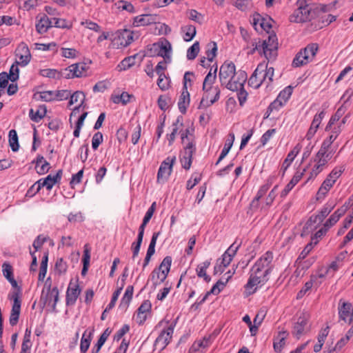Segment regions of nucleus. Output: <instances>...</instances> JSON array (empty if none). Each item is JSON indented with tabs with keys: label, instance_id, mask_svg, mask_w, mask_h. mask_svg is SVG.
I'll use <instances>...</instances> for the list:
<instances>
[{
	"label": "nucleus",
	"instance_id": "nucleus-48",
	"mask_svg": "<svg viewBox=\"0 0 353 353\" xmlns=\"http://www.w3.org/2000/svg\"><path fill=\"white\" fill-rule=\"evenodd\" d=\"M274 179V176H270L268 179L267 183L265 184H264L263 185H262L260 188V189L259 190L253 202H254V201H259L261 198H262L265 195V194L268 192V190L270 188V185H272Z\"/></svg>",
	"mask_w": 353,
	"mask_h": 353
},
{
	"label": "nucleus",
	"instance_id": "nucleus-46",
	"mask_svg": "<svg viewBox=\"0 0 353 353\" xmlns=\"http://www.w3.org/2000/svg\"><path fill=\"white\" fill-rule=\"evenodd\" d=\"M34 98L37 100H41L44 101H52L55 100V95L54 91H43L39 92L34 94Z\"/></svg>",
	"mask_w": 353,
	"mask_h": 353
},
{
	"label": "nucleus",
	"instance_id": "nucleus-51",
	"mask_svg": "<svg viewBox=\"0 0 353 353\" xmlns=\"http://www.w3.org/2000/svg\"><path fill=\"white\" fill-rule=\"evenodd\" d=\"M353 332L350 330L345 334V336H343L335 345L334 350V351H341L343 347L348 343L350 338L352 337Z\"/></svg>",
	"mask_w": 353,
	"mask_h": 353
},
{
	"label": "nucleus",
	"instance_id": "nucleus-49",
	"mask_svg": "<svg viewBox=\"0 0 353 353\" xmlns=\"http://www.w3.org/2000/svg\"><path fill=\"white\" fill-rule=\"evenodd\" d=\"M39 74L44 77L50 79H59L61 77V72L60 73L55 69L46 68L39 70Z\"/></svg>",
	"mask_w": 353,
	"mask_h": 353
},
{
	"label": "nucleus",
	"instance_id": "nucleus-55",
	"mask_svg": "<svg viewBox=\"0 0 353 353\" xmlns=\"http://www.w3.org/2000/svg\"><path fill=\"white\" fill-rule=\"evenodd\" d=\"M216 51L217 46L215 42H210L207 45L206 58L210 62L213 61L216 56Z\"/></svg>",
	"mask_w": 353,
	"mask_h": 353
},
{
	"label": "nucleus",
	"instance_id": "nucleus-25",
	"mask_svg": "<svg viewBox=\"0 0 353 353\" xmlns=\"http://www.w3.org/2000/svg\"><path fill=\"white\" fill-rule=\"evenodd\" d=\"M228 276L225 279V281H223L220 280L215 285H214V286L212 288L210 292H208L204 295V296L197 303L198 305H201L203 303H204L205 301V300L207 299L208 296L210 294H218L223 289L225 284L228 283V280L232 277V275L233 274V273H231L230 271L228 272Z\"/></svg>",
	"mask_w": 353,
	"mask_h": 353
},
{
	"label": "nucleus",
	"instance_id": "nucleus-2",
	"mask_svg": "<svg viewBox=\"0 0 353 353\" xmlns=\"http://www.w3.org/2000/svg\"><path fill=\"white\" fill-rule=\"evenodd\" d=\"M334 151V149L330 148L321 144L320 150L313 159L314 164L310 173V176L307 181L314 179L326 168L327 164L331 159Z\"/></svg>",
	"mask_w": 353,
	"mask_h": 353
},
{
	"label": "nucleus",
	"instance_id": "nucleus-57",
	"mask_svg": "<svg viewBox=\"0 0 353 353\" xmlns=\"http://www.w3.org/2000/svg\"><path fill=\"white\" fill-rule=\"evenodd\" d=\"M157 85L159 88L163 91L168 90L170 86V78L166 77L165 74H160L157 80Z\"/></svg>",
	"mask_w": 353,
	"mask_h": 353
},
{
	"label": "nucleus",
	"instance_id": "nucleus-60",
	"mask_svg": "<svg viewBox=\"0 0 353 353\" xmlns=\"http://www.w3.org/2000/svg\"><path fill=\"white\" fill-rule=\"evenodd\" d=\"M68 269L67 263L62 259H58L55 263V271L59 274H65Z\"/></svg>",
	"mask_w": 353,
	"mask_h": 353
},
{
	"label": "nucleus",
	"instance_id": "nucleus-53",
	"mask_svg": "<svg viewBox=\"0 0 353 353\" xmlns=\"http://www.w3.org/2000/svg\"><path fill=\"white\" fill-rule=\"evenodd\" d=\"M9 143L12 151L17 152L19 150L18 136L14 130H11L9 132Z\"/></svg>",
	"mask_w": 353,
	"mask_h": 353
},
{
	"label": "nucleus",
	"instance_id": "nucleus-24",
	"mask_svg": "<svg viewBox=\"0 0 353 353\" xmlns=\"http://www.w3.org/2000/svg\"><path fill=\"white\" fill-rule=\"evenodd\" d=\"M151 303L149 301H144L139 307L137 314L134 315V319L139 325L143 324L150 314L151 310Z\"/></svg>",
	"mask_w": 353,
	"mask_h": 353
},
{
	"label": "nucleus",
	"instance_id": "nucleus-21",
	"mask_svg": "<svg viewBox=\"0 0 353 353\" xmlns=\"http://www.w3.org/2000/svg\"><path fill=\"white\" fill-rule=\"evenodd\" d=\"M81 289L80 288L77 281L73 282L70 281L67 291L65 303L67 305H73L76 303L77 298L79 297Z\"/></svg>",
	"mask_w": 353,
	"mask_h": 353
},
{
	"label": "nucleus",
	"instance_id": "nucleus-13",
	"mask_svg": "<svg viewBox=\"0 0 353 353\" xmlns=\"http://www.w3.org/2000/svg\"><path fill=\"white\" fill-rule=\"evenodd\" d=\"M21 289L19 288L17 291L14 292L10 296L13 301V304L10 316V324L14 326L17 324L21 312V301L20 299Z\"/></svg>",
	"mask_w": 353,
	"mask_h": 353
},
{
	"label": "nucleus",
	"instance_id": "nucleus-12",
	"mask_svg": "<svg viewBox=\"0 0 353 353\" xmlns=\"http://www.w3.org/2000/svg\"><path fill=\"white\" fill-rule=\"evenodd\" d=\"M59 290L57 287L51 289L49 286L46 288V290H43L40 301L44 305L51 306L52 310L54 311L59 301Z\"/></svg>",
	"mask_w": 353,
	"mask_h": 353
},
{
	"label": "nucleus",
	"instance_id": "nucleus-34",
	"mask_svg": "<svg viewBox=\"0 0 353 353\" xmlns=\"http://www.w3.org/2000/svg\"><path fill=\"white\" fill-rule=\"evenodd\" d=\"M210 261H205L199 264L196 269L197 276L199 278H203L206 282H209L211 279L210 276L206 273V270L210 267Z\"/></svg>",
	"mask_w": 353,
	"mask_h": 353
},
{
	"label": "nucleus",
	"instance_id": "nucleus-29",
	"mask_svg": "<svg viewBox=\"0 0 353 353\" xmlns=\"http://www.w3.org/2000/svg\"><path fill=\"white\" fill-rule=\"evenodd\" d=\"M327 130L331 131L330 135L329 136V137L327 139H325L323 141L322 144L324 145L325 146L330 148H332V143L336 140V139L337 138L339 134L342 131L341 125H334V126L332 125Z\"/></svg>",
	"mask_w": 353,
	"mask_h": 353
},
{
	"label": "nucleus",
	"instance_id": "nucleus-7",
	"mask_svg": "<svg viewBox=\"0 0 353 353\" xmlns=\"http://www.w3.org/2000/svg\"><path fill=\"white\" fill-rule=\"evenodd\" d=\"M133 32L128 30L117 31L112 39V46L119 49L130 45L133 41Z\"/></svg>",
	"mask_w": 353,
	"mask_h": 353
},
{
	"label": "nucleus",
	"instance_id": "nucleus-58",
	"mask_svg": "<svg viewBox=\"0 0 353 353\" xmlns=\"http://www.w3.org/2000/svg\"><path fill=\"white\" fill-rule=\"evenodd\" d=\"M331 188H330L327 184L323 182L321 187L319 188L316 198L317 201H322L325 199L328 192L330 190Z\"/></svg>",
	"mask_w": 353,
	"mask_h": 353
},
{
	"label": "nucleus",
	"instance_id": "nucleus-18",
	"mask_svg": "<svg viewBox=\"0 0 353 353\" xmlns=\"http://www.w3.org/2000/svg\"><path fill=\"white\" fill-rule=\"evenodd\" d=\"M236 72L234 63L232 61L224 62L219 70L221 83L223 85L225 83H228V80H231V78L236 74Z\"/></svg>",
	"mask_w": 353,
	"mask_h": 353
},
{
	"label": "nucleus",
	"instance_id": "nucleus-40",
	"mask_svg": "<svg viewBox=\"0 0 353 353\" xmlns=\"http://www.w3.org/2000/svg\"><path fill=\"white\" fill-rule=\"evenodd\" d=\"M31 330L26 328L21 345V350L20 353H30L32 343L30 341Z\"/></svg>",
	"mask_w": 353,
	"mask_h": 353
},
{
	"label": "nucleus",
	"instance_id": "nucleus-31",
	"mask_svg": "<svg viewBox=\"0 0 353 353\" xmlns=\"http://www.w3.org/2000/svg\"><path fill=\"white\" fill-rule=\"evenodd\" d=\"M91 248L88 244H85L83 247V254L82 258L83 268L81 275L85 276L90 266Z\"/></svg>",
	"mask_w": 353,
	"mask_h": 353
},
{
	"label": "nucleus",
	"instance_id": "nucleus-4",
	"mask_svg": "<svg viewBox=\"0 0 353 353\" xmlns=\"http://www.w3.org/2000/svg\"><path fill=\"white\" fill-rule=\"evenodd\" d=\"M268 280V274L253 265L245 288L249 294H253L259 287L263 285Z\"/></svg>",
	"mask_w": 353,
	"mask_h": 353
},
{
	"label": "nucleus",
	"instance_id": "nucleus-59",
	"mask_svg": "<svg viewBox=\"0 0 353 353\" xmlns=\"http://www.w3.org/2000/svg\"><path fill=\"white\" fill-rule=\"evenodd\" d=\"M201 180V174L200 173H194L190 179L187 181L186 188L188 190L192 189Z\"/></svg>",
	"mask_w": 353,
	"mask_h": 353
},
{
	"label": "nucleus",
	"instance_id": "nucleus-41",
	"mask_svg": "<svg viewBox=\"0 0 353 353\" xmlns=\"http://www.w3.org/2000/svg\"><path fill=\"white\" fill-rule=\"evenodd\" d=\"M346 106L345 104L342 105L338 110L336 112V113L334 114V115H333L326 128H325V130L327 131V130L331 128L332 125H334L335 124L336 122H337L341 117L342 116L345 114V112H346Z\"/></svg>",
	"mask_w": 353,
	"mask_h": 353
},
{
	"label": "nucleus",
	"instance_id": "nucleus-11",
	"mask_svg": "<svg viewBox=\"0 0 353 353\" xmlns=\"http://www.w3.org/2000/svg\"><path fill=\"white\" fill-rule=\"evenodd\" d=\"M353 202V195L348 199L347 202L345 203L343 205H342L340 208L337 209L325 222L323 227L325 228L327 231L334 226L340 219V218L343 216L347 209L351 206Z\"/></svg>",
	"mask_w": 353,
	"mask_h": 353
},
{
	"label": "nucleus",
	"instance_id": "nucleus-43",
	"mask_svg": "<svg viewBox=\"0 0 353 353\" xmlns=\"http://www.w3.org/2000/svg\"><path fill=\"white\" fill-rule=\"evenodd\" d=\"M301 147L298 144L296 145L288 154L286 159L284 160L283 163L282 167L286 170L294 161V158L299 154L301 150Z\"/></svg>",
	"mask_w": 353,
	"mask_h": 353
},
{
	"label": "nucleus",
	"instance_id": "nucleus-52",
	"mask_svg": "<svg viewBox=\"0 0 353 353\" xmlns=\"http://www.w3.org/2000/svg\"><path fill=\"white\" fill-rule=\"evenodd\" d=\"M172 264V258L170 256H166L163 259L162 262L161 263L159 268L156 269L157 270L161 271L163 274H165L168 276L170 267Z\"/></svg>",
	"mask_w": 353,
	"mask_h": 353
},
{
	"label": "nucleus",
	"instance_id": "nucleus-19",
	"mask_svg": "<svg viewBox=\"0 0 353 353\" xmlns=\"http://www.w3.org/2000/svg\"><path fill=\"white\" fill-rule=\"evenodd\" d=\"M273 258L272 252L268 251L255 262L254 266L263 270V271L270 275L274 266L272 263Z\"/></svg>",
	"mask_w": 353,
	"mask_h": 353
},
{
	"label": "nucleus",
	"instance_id": "nucleus-26",
	"mask_svg": "<svg viewBox=\"0 0 353 353\" xmlns=\"http://www.w3.org/2000/svg\"><path fill=\"white\" fill-rule=\"evenodd\" d=\"M69 97H70V101H69L70 105L74 104L77 102L80 103L77 107H76L75 108H74L72 110V112H71L70 117V120H71V118L72 117H75L77 114V113H79V108L84 102L85 94L82 92L77 91L74 93H73L72 95L70 94V96Z\"/></svg>",
	"mask_w": 353,
	"mask_h": 353
},
{
	"label": "nucleus",
	"instance_id": "nucleus-3",
	"mask_svg": "<svg viewBox=\"0 0 353 353\" xmlns=\"http://www.w3.org/2000/svg\"><path fill=\"white\" fill-rule=\"evenodd\" d=\"M278 41L276 34L270 33L268 38L256 43L253 52L256 50L268 61H273L278 54Z\"/></svg>",
	"mask_w": 353,
	"mask_h": 353
},
{
	"label": "nucleus",
	"instance_id": "nucleus-64",
	"mask_svg": "<svg viewBox=\"0 0 353 353\" xmlns=\"http://www.w3.org/2000/svg\"><path fill=\"white\" fill-rule=\"evenodd\" d=\"M62 57L68 59H74L79 55V52L74 48H61Z\"/></svg>",
	"mask_w": 353,
	"mask_h": 353
},
{
	"label": "nucleus",
	"instance_id": "nucleus-44",
	"mask_svg": "<svg viewBox=\"0 0 353 353\" xmlns=\"http://www.w3.org/2000/svg\"><path fill=\"white\" fill-rule=\"evenodd\" d=\"M137 57V54H134L133 56L128 57L125 58L122 61L117 65V69L119 71L125 70L130 67L135 65V59Z\"/></svg>",
	"mask_w": 353,
	"mask_h": 353
},
{
	"label": "nucleus",
	"instance_id": "nucleus-61",
	"mask_svg": "<svg viewBox=\"0 0 353 353\" xmlns=\"http://www.w3.org/2000/svg\"><path fill=\"white\" fill-rule=\"evenodd\" d=\"M306 57H304L302 54V52L300 51L296 54V57H294L293 61H292V65L294 67H300L302 65H304L309 63V61L305 58Z\"/></svg>",
	"mask_w": 353,
	"mask_h": 353
},
{
	"label": "nucleus",
	"instance_id": "nucleus-54",
	"mask_svg": "<svg viewBox=\"0 0 353 353\" xmlns=\"http://www.w3.org/2000/svg\"><path fill=\"white\" fill-rule=\"evenodd\" d=\"M90 335V332H89V334H87V331H85L82 336L80 344V350L82 353L86 352L90 347L91 341Z\"/></svg>",
	"mask_w": 353,
	"mask_h": 353
},
{
	"label": "nucleus",
	"instance_id": "nucleus-10",
	"mask_svg": "<svg viewBox=\"0 0 353 353\" xmlns=\"http://www.w3.org/2000/svg\"><path fill=\"white\" fill-rule=\"evenodd\" d=\"M63 171L59 170L54 175L49 174L45 179H41L32 185V189L36 188V192H39L43 187L50 190L52 187L61 179Z\"/></svg>",
	"mask_w": 353,
	"mask_h": 353
},
{
	"label": "nucleus",
	"instance_id": "nucleus-15",
	"mask_svg": "<svg viewBox=\"0 0 353 353\" xmlns=\"http://www.w3.org/2000/svg\"><path fill=\"white\" fill-rule=\"evenodd\" d=\"M15 62L21 67L26 66L31 60V54L28 46L22 42L16 49L15 51Z\"/></svg>",
	"mask_w": 353,
	"mask_h": 353
},
{
	"label": "nucleus",
	"instance_id": "nucleus-37",
	"mask_svg": "<svg viewBox=\"0 0 353 353\" xmlns=\"http://www.w3.org/2000/svg\"><path fill=\"white\" fill-rule=\"evenodd\" d=\"M318 50V46L316 43H311L307 45L305 48L300 50L302 54L310 62L313 60Z\"/></svg>",
	"mask_w": 353,
	"mask_h": 353
},
{
	"label": "nucleus",
	"instance_id": "nucleus-23",
	"mask_svg": "<svg viewBox=\"0 0 353 353\" xmlns=\"http://www.w3.org/2000/svg\"><path fill=\"white\" fill-rule=\"evenodd\" d=\"M175 324V323H172L161 331L156 339V343L157 345L161 347H165L170 343L172 337Z\"/></svg>",
	"mask_w": 353,
	"mask_h": 353
},
{
	"label": "nucleus",
	"instance_id": "nucleus-38",
	"mask_svg": "<svg viewBox=\"0 0 353 353\" xmlns=\"http://www.w3.org/2000/svg\"><path fill=\"white\" fill-rule=\"evenodd\" d=\"M190 104V94L188 90H183L181 94L178 106L181 113H185L188 106Z\"/></svg>",
	"mask_w": 353,
	"mask_h": 353
},
{
	"label": "nucleus",
	"instance_id": "nucleus-50",
	"mask_svg": "<svg viewBox=\"0 0 353 353\" xmlns=\"http://www.w3.org/2000/svg\"><path fill=\"white\" fill-rule=\"evenodd\" d=\"M293 91V87L289 85L285 87L283 90H281L278 97H276L284 104L287 103L290 97H291Z\"/></svg>",
	"mask_w": 353,
	"mask_h": 353
},
{
	"label": "nucleus",
	"instance_id": "nucleus-39",
	"mask_svg": "<svg viewBox=\"0 0 353 353\" xmlns=\"http://www.w3.org/2000/svg\"><path fill=\"white\" fill-rule=\"evenodd\" d=\"M132 95L129 94L126 92H122L120 94L114 93L112 95V101L114 103H121L122 105H126L130 102Z\"/></svg>",
	"mask_w": 353,
	"mask_h": 353
},
{
	"label": "nucleus",
	"instance_id": "nucleus-5",
	"mask_svg": "<svg viewBox=\"0 0 353 353\" xmlns=\"http://www.w3.org/2000/svg\"><path fill=\"white\" fill-rule=\"evenodd\" d=\"M310 319V315L307 312H301L294 322L292 331V334L299 339L302 335L309 332L311 326Z\"/></svg>",
	"mask_w": 353,
	"mask_h": 353
},
{
	"label": "nucleus",
	"instance_id": "nucleus-47",
	"mask_svg": "<svg viewBox=\"0 0 353 353\" xmlns=\"http://www.w3.org/2000/svg\"><path fill=\"white\" fill-rule=\"evenodd\" d=\"M46 113V109L45 107H40L37 111L33 109H30L29 112V117L34 122H39L42 118H43Z\"/></svg>",
	"mask_w": 353,
	"mask_h": 353
},
{
	"label": "nucleus",
	"instance_id": "nucleus-17",
	"mask_svg": "<svg viewBox=\"0 0 353 353\" xmlns=\"http://www.w3.org/2000/svg\"><path fill=\"white\" fill-rule=\"evenodd\" d=\"M195 144L193 141H189L184 146V150L181 152L180 161L182 167L185 170H189L192 164V155L195 152Z\"/></svg>",
	"mask_w": 353,
	"mask_h": 353
},
{
	"label": "nucleus",
	"instance_id": "nucleus-33",
	"mask_svg": "<svg viewBox=\"0 0 353 353\" xmlns=\"http://www.w3.org/2000/svg\"><path fill=\"white\" fill-rule=\"evenodd\" d=\"M234 141V134L233 133H230L228 138L225 140V143L224 145V147L221 151V153L219 157V159L216 162V165L219 163L221 161H222L228 154L229 151L230 150L233 143Z\"/></svg>",
	"mask_w": 353,
	"mask_h": 353
},
{
	"label": "nucleus",
	"instance_id": "nucleus-9",
	"mask_svg": "<svg viewBox=\"0 0 353 353\" xmlns=\"http://www.w3.org/2000/svg\"><path fill=\"white\" fill-rule=\"evenodd\" d=\"M88 67L84 63L72 64L61 72V77L65 79L82 77L86 75Z\"/></svg>",
	"mask_w": 353,
	"mask_h": 353
},
{
	"label": "nucleus",
	"instance_id": "nucleus-63",
	"mask_svg": "<svg viewBox=\"0 0 353 353\" xmlns=\"http://www.w3.org/2000/svg\"><path fill=\"white\" fill-rule=\"evenodd\" d=\"M274 70L273 68H268V65L265 64V68L263 70V73L264 74L265 83L268 85L273 81Z\"/></svg>",
	"mask_w": 353,
	"mask_h": 353
},
{
	"label": "nucleus",
	"instance_id": "nucleus-62",
	"mask_svg": "<svg viewBox=\"0 0 353 353\" xmlns=\"http://www.w3.org/2000/svg\"><path fill=\"white\" fill-rule=\"evenodd\" d=\"M54 26L59 28H66L70 29L72 27V24L64 19L53 18Z\"/></svg>",
	"mask_w": 353,
	"mask_h": 353
},
{
	"label": "nucleus",
	"instance_id": "nucleus-16",
	"mask_svg": "<svg viewBox=\"0 0 353 353\" xmlns=\"http://www.w3.org/2000/svg\"><path fill=\"white\" fill-rule=\"evenodd\" d=\"M246 80V72L240 70L231 78V80H228V83H225L223 85L232 91L239 90L242 88Z\"/></svg>",
	"mask_w": 353,
	"mask_h": 353
},
{
	"label": "nucleus",
	"instance_id": "nucleus-14",
	"mask_svg": "<svg viewBox=\"0 0 353 353\" xmlns=\"http://www.w3.org/2000/svg\"><path fill=\"white\" fill-rule=\"evenodd\" d=\"M176 161V157H168L161 164L157 173V182L164 183L172 171V166Z\"/></svg>",
	"mask_w": 353,
	"mask_h": 353
},
{
	"label": "nucleus",
	"instance_id": "nucleus-45",
	"mask_svg": "<svg viewBox=\"0 0 353 353\" xmlns=\"http://www.w3.org/2000/svg\"><path fill=\"white\" fill-rule=\"evenodd\" d=\"M183 34V38L185 41H191L196 34V28L192 25H187L181 28Z\"/></svg>",
	"mask_w": 353,
	"mask_h": 353
},
{
	"label": "nucleus",
	"instance_id": "nucleus-42",
	"mask_svg": "<svg viewBox=\"0 0 353 353\" xmlns=\"http://www.w3.org/2000/svg\"><path fill=\"white\" fill-rule=\"evenodd\" d=\"M167 276L165 274H163L159 270H157L154 269L150 276V280L152 282V284L154 288H156L158 285H160L161 283H163Z\"/></svg>",
	"mask_w": 353,
	"mask_h": 353
},
{
	"label": "nucleus",
	"instance_id": "nucleus-20",
	"mask_svg": "<svg viewBox=\"0 0 353 353\" xmlns=\"http://www.w3.org/2000/svg\"><path fill=\"white\" fill-rule=\"evenodd\" d=\"M265 68V63H260L257 65L256 68L248 80V84L250 86L254 89H257L262 85V83H265L264 74L263 73V70Z\"/></svg>",
	"mask_w": 353,
	"mask_h": 353
},
{
	"label": "nucleus",
	"instance_id": "nucleus-8",
	"mask_svg": "<svg viewBox=\"0 0 353 353\" xmlns=\"http://www.w3.org/2000/svg\"><path fill=\"white\" fill-rule=\"evenodd\" d=\"M298 8L290 17V20L295 23H303L310 19V10L309 5L305 1L299 0L297 2Z\"/></svg>",
	"mask_w": 353,
	"mask_h": 353
},
{
	"label": "nucleus",
	"instance_id": "nucleus-30",
	"mask_svg": "<svg viewBox=\"0 0 353 353\" xmlns=\"http://www.w3.org/2000/svg\"><path fill=\"white\" fill-rule=\"evenodd\" d=\"M133 286L128 285L125 290L124 295L123 296L121 303L119 304V308L124 312L127 310L129 306V304L132 300L133 295Z\"/></svg>",
	"mask_w": 353,
	"mask_h": 353
},
{
	"label": "nucleus",
	"instance_id": "nucleus-36",
	"mask_svg": "<svg viewBox=\"0 0 353 353\" xmlns=\"http://www.w3.org/2000/svg\"><path fill=\"white\" fill-rule=\"evenodd\" d=\"M114 7L118 12L126 11L131 14L136 12L134 6L127 1H118L114 3Z\"/></svg>",
	"mask_w": 353,
	"mask_h": 353
},
{
	"label": "nucleus",
	"instance_id": "nucleus-35",
	"mask_svg": "<svg viewBox=\"0 0 353 353\" xmlns=\"http://www.w3.org/2000/svg\"><path fill=\"white\" fill-rule=\"evenodd\" d=\"M288 336L286 331H281L274 339L273 347L276 352H280L285 345V341Z\"/></svg>",
	"mask_w": 353,
	"mask_h": 353
},
{
	"label": "nucleus",
	"instance_id": "nucleus-27",
	"mask_svg": "<svg viewBox=\"0 0 353 353\" xmlns=\"http://www.w3.org/2000/svg\"><path fill=\"white\" fill-rule=\"evenodd\" d=\"M52 26V21L50 20L48 16L43 15L36 23V30L38 33L43 34Z\"/></svg>",
	"mask_w": 353,
	"mask_h": 353
},
{
	"label": "nucleus",
	"instance_id": "nucleus-56",
	"mask_svg": "<svg viewBox=\"0 0 353 353\" xmlns=\"http://www.w3.org/2000/svg\"><path fill=\"white\" fill-rule=\"evenodd\" d=\"M200 50V46L199 41H195L193 45L188 49L187 59L188 60L194 59Z\"/></svg>",
	"mask_w": 353,
	"mask_h": 353
},
{
	"label": "nucleus",
	"instance_id": "nucleus-32",
	"mask_svg": "<svg viewBox=\"0 0 353 353\" xmlns=\"http://www.w3.org/2000/svg\"><path fill=\"white\" fill-rule=\"evenodd\" d=\"M154 46H158L159 48V51L158 52L159 56L163 57L165 60L170 59L172 46L169 41L165 40V41L162 42L160 45L154 43Z\"/></svg>",
	"mask_w": 353,
	"mask_h": 353
},
{
	"label": "nucleus",
	"instance_id": "nucleus-28",
	"mask_svg": "<svg viewBox=\"0 0 353 353\" xmlns=\"http://www.w3.org/2000/svg\"><path fill=\"white\" fill-rule=\"evenodd\" d=\"M155 20L156 17L152 14H141L134 18L132 24L137 27L148 26L155 23Z\"/></svg>",
	"mask_w": 353,
	"mask_h": 353
},
{
	"label": "nucleus",
	"instance_id": "nucleus-6",
	"mask_svg": "<svg viewBox=\"0 0 353 353\" xmlns=\"http://www.w3.org/2000/svg\"><path fill=\"white\" fill-rule=\"evenodd\" d=\"M240 245L241 243L236 244V242L235 241L229 247V248L222 255V258L217 261L216 265L214 266V274L223 272L224 268L230 264Z\"/></svg>",
	"mask_w": 353,
	"mask_h": 353
},
{
	"label": "nucleus",
	"instance_id": "nucleus-22",
	"mask_svg": "<svg viewBox=\"0 0 353 353\" xmlns=\"http://www.w3.org/2000/svg\"><path fill=\"white\" fill-rule=\"evenodd\" d=\"M336 203L334 201H327L323 207L319 211V212L315 215L313 222H319L321 223L332 212V210L334 208ZM312 217L310 219V220L306 223L305 226L307 228L309 225L312 224Z\"/></svg>",
	"mask_w": 353,
	"mask_h": 353
},
{
	"label": "nucleus",
	"instance_id": "nucleus-1",
	"mask_svg": "<svg viewBox=\"0 0 353 353\" xmlns=\"http://www.w3.org/2000/svg\"><path fill=\"white\" fill-rule=\"evenodd\" d=\"M216 79V69L214 73L210 70L205 77L203 83V94L199 105V109L206 108L219 100L221 91L218 86L214 85Z\"/></svg>",
	"mask_w": 353,
	"mask_h": 353
}]
</instances>
